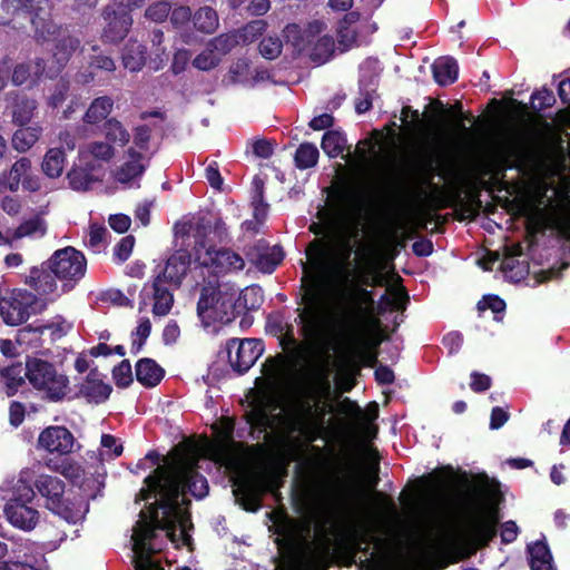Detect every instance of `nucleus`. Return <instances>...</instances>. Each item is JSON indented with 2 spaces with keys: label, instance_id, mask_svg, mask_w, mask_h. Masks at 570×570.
<instances>
[{
  "label": "nucleus",
  "instance_id": "nucleus-54",
  "mask_svg": "<svg viewBox=\"0 0 570 570\" xmlns=\"http://www.w3.org/2000/svg\"><path fill=\"white\" fill-rule=\"evenodd\" d=\"M122 445L117 443L116 436L111 434H102L100 441L99 456L100 460H114L122 453Z\"/></svg>",
  "mask_w": 570,
  "mask_h": 570
},
{
  "label": "nucleus",
  "instance_id": "nucleus-62",
  "mask_svg": "<svg viewBox=\"0 0 570 570\" xmlns=\"http://www.w3.org/2000/svg\"><path fill=\"white\" fill-rule=\"evenodd\" d=\"M141 173L142 165L139 161H127L116 171V179L121 184H127Z\"/></svg>",
  "mask_w": 570,
  "mask_h": 570
},
{
  "label": "nucleus",
  "instance_id": "nucleus-43",
  "mask_svg": "<svg viewBox=\"0 0 570 570\" xmlns=\"http://www.w3.org/2000/svg\"><path fill=\"white\" fill-rule=\"evenodd\" d=\"M191 19L194 27L204 33H212L218 27L217 12L210 7L199 8Z\"/></svg>",
  "mask_w": 570,
  "mask_h": 570
},
{
  "label": "nucleus",
  "instance_id": "nucleus-45",
  "mask_svg": "<svg viewBox=\"0 0 570 570\" xmlns=\"http://www.w3.org/2000/svg\"><path fill=\"white\" fill-rule=\"evenodd\" d=\"M346 145V138L337 130H327L321 141V147L330 158L340 156Z\"/></svg>",
  "mask_w": 570,
  "mask_h": 570
},
{
  "label": "nucleus",
  "instance_id": "nucleus-38",
  "mask_svg": "<svg viewBox=\"0 0 570 570\" xmlns=\"http://www.w3.org/2000/svg\"><path fill=\"white\" fill-rule=\"evenodd\" d=\"M285 257V253L281 245L272 246L267 253L263 256H258L254 263H252L259 272L265 274H272L278 265L282 264Z\"/></svg>",
  "mask_w": 570,
  "mask_h": 570
},
{
  "label": "nucleus",
  "instance_id": "nucleus-40",
  "mask_svg": "<svg viewBox=\"0 0 570 570\" xmlns=\"http://www.w3.org/2000/svg\"><path fill=\"white\" fill-rule=\"evenodd\" d=\"M31 170V160L28 157L19 158L10 168L8 175L3 174L6 187L10 191L19 189L21 180Z\"/></svg>",
  "mask_w": 570,
  "mask_h": 570
},
{
  "label": "nucleus",
  "instance_id": "nucleus-42",
  "mask_svg": "<svg viewBox=\"0 0 570 570\" xmlns=\"http://www.w3.org/2000/svg\"><path fill=\"white\" fill-rule=\"evenodd\" d=\"M102 131L107 141L110 144H118L125 146L130 140V135L124 125L115 117L107 119L104 122Z\"/></svg>",
  "mask_w": 570,
  "mask_h": 570
},
{
  "label": "nucleus",
  "instance_id": "nucleus-18",
  "mask_svg": "<svg viewBox=\"0 0 570 570\" xmlns=\"http://www.w3.org/2000/svg\"><path fill=\"white\" fill-rule=\"evenodd\" d=\"M207 259L200 262V256H196V261L200 265L206 267H213L217 274H228L240 272L245 267V259L236 252L230 248H218L215 246H208Z\"/></svg>",
  "mask_w": 570,
  "mask_h": 570
},
{
  "label": "nucleus",
  "instance_id": "nucleus-12",
  "mask_svg": "<svg viewBox=\"0 0 570 570\" xmlns=\"http://www.w3.org/2000/svg\"><path fill=\"white\" fill-rule=\"evenodd\" d=\"M156 500L153 503L145 501V570H165L159 562H156L150 557L154 551L151 548V540L156 535L157 530L166 532V537L171 541L175 540L177 513L170 511L166 513L161 510L160 498L151 494Z\"/></svg>",
  "mask_w": 570,
  "mask_h": 570
},
{
  "label": "nucleus",
  "instance_id": "nucleus-28",
  "mask_svg": "<svg viewBox=\"0 0 570 570\" xmlns=\"http://www.w3.org/2000/svg\"><path fill=\"white\" fill-rule=\"evenodd\" d=\"M114 99L109 96L95 98L86 109L82 116V122L87 126L98 127L105 122L114 109Z\"/></svg>",
  "mask_w": 570,
  "mask_h": 570
},
{
  "label": "nucleus",
  "instance_id": "nucleus-50",
  "mask_svg": "<svg viewBox=\"0 0 570 570\" xmlns=\"http://www.w3.org/2000/svg\"><path fill=\"white\" fill-rule=\"evenodd\" d=\"M70 91V80L62 76L53 85L51 92L48 97V106L56 109L62 106Z\"/></svg>",
  "mask_w": 570,
  "mask_h": 570
},
{
  "label": "nucleus",
  "instance_id": "nucleus-64",
  "mask_svg": "<svg viewBox=\"0 0 570 570\" xmlns=\"http://www.w3.org/2000/svg\"><path fill=\"white\" fill-rule=\"evenodd\" d=\"M135 246V237L127 235L122 237L114 247V258L118 263H125L131 255Z\"/></svg>",
  "mask_w": 570,
  "mask_h": 570
},
{
  "label": "nucleus",
  "instance_id": "nucleus-61",
  "mask_svg": "<svg viewBox=\"0 0 570 570\" xmlns=\"http://www.w3.org/2000/svg\"><path fill=\"white\" fill-rule=\"evenodd\" d=\"M41 232V235L45 234L46 229L43 227V220L39 217H33L28 220L22 222L14 230L13 237L16 239L22 238L26 236H30L37 232Z\"/></svg>",
  "mask_w": 570,
  "mask_h": 570
},
{
  "label": "nucleus",
  "instance_id": "nucleus-7",
  "mask_svg": "<svg viewBox=\"0 0 570 570\" xmlns=\"http://www.w3.org/2000/svg\"><path fill=\"white\" fill-rule=\"evenodd\" d=\"M444 171L438 170L431 160L423 163L414 179L400 180L390 193V198L396 202L407 199L411 196H425L430 206L435 209H444L452 206V197L441 187L433 183L435 175L441 176Z\"/></svg>",
  "mask_w": 570,
  "mask_h": 570
},
{
  "label": "nucleus",
  "instance_id": "nucleus-44",
  "mask_svg": "<svg viewBox=\"0 0 570 570\" xmlns=\"http://www.w3.org/2000/svg\"><path fill=\"white\" fill-rule=\"evenodd\" d=\"M147 118H156L157 120L153 124V128H149V125L145 124V150L148 148V142L151 139H155L159 142L166 132V115L161 111H150L145 112V120Z\"/></svg>",
  "mask_w": 570,
  "mask_h": 570
},
{
  "label": "nucleus",
  "instance_id": "nucleus-30",
  "mask_svg": "<svg viewBox=\"0 0 570 570\" xmlns=\"http://www.w3.org/2000/svg\"><path fill=\"white\" fill-rule=\"evenodd\" d=\"M531 570H554L553 558L547 542L538 540L528 546Z\"/></svg>",
  "mask_w": 570,
  "mask_h": 570
},
{
  "label": "nucleus",
  "instance_id": "nucleus-19",
  "mask_svg": "<svg viewBox=\"0 0 570 570\" xmlns=\"http://www.w3.org/2000/svg\"><path fill=\"white\" fill-rule=\"evenodd\" d=\"M432 106L434 108V112L431 115L424 114L431 134L436 136H443L450 131L449 124L444 119L445 114L458 116L455 127L458 129H465L463 120H470V116L463 115L461 102H455L454 105H451L448 108H445L444 104L441 100L436 99L433 101Z\"/></svg>",
  "mask_w": 570,
  "mask_h": 570
},
{
  "label": "nucleus",
  "instance_id": "nucleus-23",
  "mask_svg": "<svg viewBox=\"0 0 570 570\" xmlns=\"http://www.w3.org/2000/svg\"><path fill=\"white\" fill-rule=\"evenodd\" d=\"M28 370L21 362L0 367V394L14 396L26 385Z\"/></svg>",
  "mask_w": 570,
  "mask_h": 570
},
{
  "label": "nucleus",
  "instance_id": "nucleus-39",
  "mask_svg": "<svg viewBox=\"0 0 570 570\" xmlns=\"http://www.w3.org/2000/svg\"><path fill=\"white\" fill-rule=\"evenodd\" d=\"M124 67L132 72L142 69V42L129 39L122 50Z\"/></svg>",
  "mask_w": 570,
  "mask_h": 570
},
{
  "label": "nucleus",
  "instance_id": "nucleus-32",
  "mask_svg": "<svg viewBox=\"0 0 570 570\" xmlns=\"http://www.w3.org/2000/svg\"><path fill=\"white\" fill-rule=\"evenodd\" d=\"M213 230V217L208 213H198L194 216V230L193 237L195 239V250L198 253L200 249L208 248V236Z\"/></svg>",
  "mask_w": 570,
  "mask_h": 570
},
{
  "label": "nucleus",
  "instance_id": "nucleus-34",
  "mask_svg": "<svg viewBox=\"0 0 570 570\" xmlns=\"http://www.w3.org/2000/svg\"><path fill=\"white\" fill-rule=\"evenodd\" d=\"M130 559L134 570H142V510L138 513L129 537Z\"/></svg>",
  "mask_w": 570,
  "mask_h": 570
},
{
  "label": "nucleus",
  "instance_id": "nucleus-20",
  "mask_svg": "<svg viewBox=\"0 0 570 570\" xmlns=\"http://www.w3.org/2000/svg\"><path fill=\"white\" fill-rule=\"evenodd\" d=\"M233 495L245 511L256 512L261 508L262 484L250 475L233 480Z\"/></svg>",
  "mask_w": 570,
  "mask_h": 570
},
{
  "label": "nucleus",
  "instance_id": "nucleus-9",
  "mask_svg": "<svg viewBox=\"0 0 570 570\" xmlns=\"http://www.w3.org/2000/svg\"><path fill=\"white\" fill-rule=\"evenodd\" d=\"M1 8L12 17L29 18L38 41L50 40L59 30L51 18V0H1Z\"/></svg>",
  "mask_w": 570,
  "mask_h": 570
},
{
  "label": "nucleus",
  "instance_id": "nucleus-36",
  "mask_svg": "<svg viewBox=\"0 0 570 570\" xmlns=\"http://www.w3.org/2000/svg\"><path fill=\"white\" fill-rule=\"evenodd\" d=\"M65 151L61 148H50L42 160L41 168L49 178L59 177L65 168Z\"/></svg>",
  "mask_w": 570,
  "mask_h": 570
},
{
  "label": "nucleus",
  "instance_id": "nucleus-26",
  "mask_svg": "<svg viewBox=\"0 0 570 570\" xmlns=\"http://www.w3.org/2000/svg\"><path fill=\"white\" fill-rule=\"evenodd\" d=\"M322 26V22L314 21L308 29L303 30L297 23H288L283 31L284 38L295 50L303 52L309 47L314 33L321 32Z\"/></svg>",
  "mask_w": 570,
  "mask_h": 570
},
{
  "label": "nucleus",
  "instance_id": "nucleus-24",
  "mask_svg": "<svg viewBox=\"0 0 570 570\" xmlns=\"http://www.w3.org/2000/svg\"><path fill=\"white\" fill-rule=\"evenodd\" d=\"M97 368L90 370L85 382L79 386L77 396L85 397L89 403L100 404L106 402L112 391L111 385L99 377Z\"/></svg>",
  "mask_w": 570,
  "mask_h": 570
},
{
  "label": "nucleus",
  "instance_id": "nucleus-52",
  "mask_svg": "<svg viewBox=\"0 0 570 570\" xmlns=\"http://www.w3.org/2000/svg\"><path fill=\"white\" fill-rule=\"evenodd\" d=\"M448 472L450 475L453 474L452 466L448 465L445 468H442L441 470L434 471L432 473L422 475L419 479V483L425 488L426 491L430 492H438L445 488L446 481L441 478L442 472Z\"/></svg>",
  "mask_w": 570,
  "mask_h": 570
},
{
  "label": "nucleus",
  "instance_id": "nucleus-48",
  "mask_svg": "<svg viewBox=\"0 0 570 570\" xmlns=\"http://www.w3.org/2000/svg\"><path fill=\"white\" fill-rule=\"evenodd\" d=\"M517 166L511 161L508 156L499 157L494 163H484L479 166V173L482 176L494 175L495 178L503 179L507 169L515 168Z\"/></svg>",
  "mask_w": 570,
  "mask_h": 570
},
{
  "label": "nucleus",
  "instance_id": "nucleus-22",
  "mask_svg": "<svg viewBox=\"0 0 570 570\" xmlns=\"http://www.w3.org/2000/svg\"><path fill=\"white\" fill-rule=\"evenodd\" d=\"M58 277L53 274V269L49 268V262H43L40 266H33L24 284L28 285L36 294L40 296L50 295L57 289Z\"/></svg>",
  "mask_w": 570,
  "mask_h": 570
},
{
  "label": "nucleus",
  "instance_id": "nucleus-56",
  "mask_svg": "<svg viewBox=\"0 0 570 570\" xmlns=\"http://www.w3.org/2000/svg\"><path fill=\"white\" fill-rule=\"evenodd\" d=\"M80 45V41L75 37H65L56 45L55 57L59 63H66L71 53L75 52Z\"/></svg>",
  "mask_w": 570,
  "mask_h": 570
},
{
  "label": "nucleus",
  "instance_id": "nucleus-16",
  "mask_svg": "<svg viewBox=\"0 0 570 570\" xmlns=\"http://www.w3.org/2000/svg\"><path fill=\"white\" fill-rule=\"evenodd\" d=\"M49 268L60 281L78 282L85 276L87 261L85 255L76 248L68 246L56 250L48 259Z\"/></svg>",
  "mask_w": 570,
  "mask_h": 570
},
{
  "label": "nucleus",
  "instance_id": "nucleus-49",
  "mask_svg": "<svg viewBox=\"0 0 570 570\" xmlns=\"http://www.w3.org/2000/svg\"><path fill=\"white\" fill-rule=\"evenodd\" d=\"M35 495H36L35 487H32L29 482L23 480V478L21 476L13 488L12 497L8 500V502L6 504H17V503L29 504L33 501Z\"/></svg>",
  "mask_w": 570,
  "mask_h": 570
},
{
  "label": "nucleus",
  "instance_id": "nucleus-1",
  "mask_svg": "<svg viewBox=\"0 0 570 570\" xmlns=\"http://www.w3.org/2000/svg\"><path fill=\"white\" fill-rule=\"evenodd\" d=\"M354 489L343 485L338 479L335 482L334 493L335 502L340 503V512L348 519V529L346 535L337 542L335 557L342 561L345 567L357 564L358 570H403V560L399 554L384 549L380 553L370 552V543L381 548L386 540L374 535V532L364 523L355 522V509L351 504Z\"/></svg>",
  "mask_w": 570,
  "mask_h": 570
},
{
  "label": "nucleus",
  "instance_id": "nucleus-59",
  "mask_svg": "<svg viewBox=\"0 0 570 570\" xmlns=\"http://www.w3.org/2000/svg\"><path fill=\"white\" fill-rule=\"evenodd\" d=\"M238 43L235 35L223 33L215 37L209 42V47L213 48L222 57L232 51Z\"/></svg>",
  "mask_w": 570,
  "mask_h": 570
},
{
  "label": "nucleus",
  "instance_id": "nucleus-11",
  "mask_svg": "<svg viewBox=\"0 0 570 570\" xmlns=\"http://www.w3.org/2000/svg\"><path fill=\"white\" fill-rule=\"evenodd\" d=\"M197 315L205 326L216 322H232L236 315L235 293L223 292L218 286H203L197 303Z\"/></svg>",
  "mask_w": 570,
  "mask_h": 570
},
{
  "label": "nucleus",
  "instance_id": "nucleus-10",
  "mask_svg": "<svg viewBox=\"0 0 570 570\" xmlns=\"http://www.w3.org/2000/svg\"><path fill=\"white\" fill-rule=\"evenodd\" d=\"M26 367L29 383L37 391L42 392L46 400L60 402L65 399L69 389V379L59 373L55 364L42 358L30 357Z\"/></svg>",
  "mask_w": 570,
  "mask_h": 570
},
{
  "label": "nucleus",
  "instance_id": "nucleus-27",
  "mask_svg": "<svg viewBox=\"0 0 570 570\" xmlns=\"http://www.w3.org/2000/svg\"><path fill=\"white\" fill-rule=\"evenodd\" d=\"M331 197L342 207L338 213L340 217L346 212L360 214L365 208L364 198L357 188L341 186L333 190Z\"/></svg>",
  "mask_w": 570,
  "mask_h": 570
},
{
  "label": "nucleus",
  "instance_id": "nucleus-55",
  "mask_svg": "<svg viewBox=\"0 0 570 570\" xmlns=\"http://www.w3.org/2000/svg\"><path fill=\"white\" fill-rule=\"evenodd\" d=\"M258 49L265 59L274 60L281 56L283 42L278 36H268L261 40Z\"/></svg>",
  "mask_w": 570,
  "mask_h": 570
},
{
  "label": "nucleus",
  "instance_id": "nucleus-33",
  "mask_svg": "<svg viewBox=\"0 0 570 570\" xmlns=\"http://www.w3.org/2000/svg\"><path fill=\"white\" fill-rule=\"evenodd\" d=\"M166 283H163V278L160 275L155 277L153 288H154V305L153 312L155 315L164 316L169 313L174 303V296L168 287L165 286Z\"/></svg>",
  "mask_w": 570,
  "mask_h": 570
},
{
  "label": "nucleus",
  "instance_id": "nucleus-8",
  "mask_svg": "<svg viewBox=\"0 0 570 570\" xmlns=\"http://www.w3.org/2000/svg\"><path fill=\"white\" fill-rule=\"evenodd\" d=\"M39 495L45 499V508L71 524L83 520L88 507L81 499L65 498L66 483L51 474H39L33 481Z\"/></svg>",
  "mask_w": 570,
  "mask_h": 570
},
{
  "label": "nucleus",
  "instance_id": "nucleus-3",
  "mask_svg": "<svg viewBox=\"0 0 570 570\" xmlns=\"http://www.w3.org/2000/svg\"><path fill=\"white\" fill-rule=\"evenodd\" d=\"M207 479L194 466H157L154 474L145 478V501L151 494L160 498V508L166 513L178 512L180 495L190 494L203 499L208 494Z\"/></svg>",
  "mask_w": 570,
  "mask_h": 570
},
{
  "label": "nucleus",
  "instance_id": "nucleus-4",
  "mask_svg": "<svg viewBox=\"0 0 570 570\" xmlns=\"http://www.w3.org/2000/svg\"><path fill=\"white\" fill-rule=\"evenodd\" d=\"M328 361L315 366L313 389L306 397L297 399L283 417V425L288 434L299 433L309 441L315 440V422H323L327 413L334 412L331 404L322 402L332 391Z\"/></svg>",
  "mask_w": 570,
  "mask_h": 570
},
{
  "label": "nucleus",
  "instance_id": "nucleus-2",
  "mask_svg": "<svg viewBox=\"0 0 570 570\" xmlns=\"http://www.w3.org/2000/svg\"><path fill=\"white\" fill-rule=\"evenodd\" d=\"M460 483L466 488L462 500L471 512L468 522L469 535L479 548H484L495 538L501 518L498 507L491 504L500 494V483L484 472L472 479H469L466 472H462Z\"/></svg>",
  "mask_w": 570,
  "mask_h": 570
},
{
  "label": "nucleus",
  "instance_id": "nucleus-46",
  "mask_svg": "<svg viewBox=\"0 0 570 570\" xmlns=\"http://www.w3.org/2000/svg\"><path fill=\"white\" fill-rule=\"evenodd\" d=\"M70 187L73 190H88L96 178L92 175V167H72L67 174Z\"/></svg>",
  "mask_w": 570,
  "mask_h": 570
},
{
  "label": "nucleus",
  "instance_id": "nucleus-25",
  "mask_svg": "<svg viewBox=\"0 0 570 570\" xmlns=\"http://www.w3.org/2000/svg\"><path fill=\"white\" fill-rule=\"evenodd\" d=\"M4 513L8 521L13 527L23 531H30L35 529L39 521V511L29 504H6Z\"/></svg>",
  "mask_w": 570,
  "mask_h": 570
},
{
  "label": "nucleus",
  "instance_id": "nucleus-58",
  "mask_svg": "<svg viewBox=\"0 0 570 570\" xmlns=\"http://www.w3.org/2000/svg\"><path fill=\"white\" fill-rule=\"evenodd\" d=\"M556 104V97L552 90L543 87L531 95V107L534 111H541L552 107Z\"/></svg>",
  "mask_w": 570,
  "mask_h": 570
},
{
  "label": "nucleus",
  "instance_id": "nucleus-31",
  "mask_svg": "<svg viewBox=\"0 0 570 570\" xmlns=\"http://www.w3.org/2000/svg\"><path fill=\"white\" fill-rule=\"evenodd\" d=\"M358 224L354 225L353 230L348 235H343L338 242V256L340 264L336 266V272L342 276L344 282L350 281V258L353 253L352 238L358 236Z\"/></svg>",
  "mask_w": 570,
  "mask_h": 570
},
{
  "label": "nucleus",
  "instance_id": "nucleus-51",
  "mask_svg": "<svg viewBox=\"0 0 570 570\" xmlns=\"http://www.w3.org/2000/svg\"><path fill=\"white\" fill-rule=\"evenodd\" d=\"M144 384L145 389L155 387L165 376V370L153 358L145 357L144 361Z\"/></svg>",
  "mask_w": 570,
  "mask_h": 570
},
{
  "label": "nucleus",
  "instance_id": "nucleus-6",
  "mask_svg": "<svg viewBox=\"0 0 570 570\" xmlns=\"http://www.w3.org/2000/svg\"><path fill=\"white\" fill-rule=\"evenodd\" d=\"M301 293L296 299L299 333L308 342L321 338L324 325L325 298L316 277L304 275L301 279Z\"/></svg>",
  "mask_w": 570,
  "mask_h": 570
},
{
  "label": "nucleus",
  "instance_id": "nucleus-29",
  "mask_svg": "<svg viewBox=\"0 0 570 570\" xmlns=\"http://www.w3.org/2000/svg\"><path fill=\"white\" fill-rule=\"evenodd\" d=\"M431 68L433 78L440 86L445 87L452 85L458 79L459 65L453 57H440L433 62Z\"/></svg>",
  "mask_w": 570,
  "mask_h": 570
},
{
  "label": "nucleus",
  "instance_id": "nucleus-13",
  "mask_svg": "<svg viewBox=\"0 0 570 570\" xmlns=\"http://www.w3.org/2000/svg\"><path fill=\"white\" fill-rule=\"evenodd\" d=\"M141 4L142 0H121L120 3L106 6L102 11L106 22L102 29V40L110 43L124 40L132 24L130 10L139 8Z\"/></svg>",
  "mask_w": 570,
  "mask_h": 570
},
{
  "label": "nucleus",
  "instance_id": "nucleus-5",
  "mask_svg": "<svg viewBox=\"0 0 570 570\" xmlns=\"http://www.w3.org/2000/svg\"><path fill=\"white\" fill-rule=\"evenodd\" d=\"M341 298L345 305L337 314L336 327L342 337L354 346L358 355L372 366L377 362L374 351L382 343V338L365 332L362 321V304L373 303V292L365 288L346 287L342 289Z\"/></svg>",
  "mask_w": 570,
  "mask_h": 570
},
{
  "label": "nucleus",
  "instance_id": "nucleus-47",
  "mask_svg": "<svg viewBox=\"0 0 570 570\" xmlns=\"http://www.w3.org/2000/svg\"><path fill=\"white\" fill-rule=\"evenodd\" d=\"M334 39L331 36L320 37L314 43L309 58L318 65L327 62L334 53Z\"/></svg>",
  "mask_w": 570,
  "mask_h": 570
},
{
  "label": "nucleus",
  "instance_id": "nucleus-57",
  "mask_svg": "<svg viewBox=\"0 0 570 570\" xmlns=\"http://www.w3.org/2000/svg\"><path fill=\"white\" fill-rule=\"evenodd\" d=\"M222 60V57L216 53V51L208 46L205 50H203L200 53L196 56V58L193 61V65L195 68L208 71L214 69L219 65Z\"/></svg>",
  "mask_w": 570,
  "mask_h": 570
},
{
  "label": "nucleus",
  "instance_id": "nucleus-63",
  "mask_svg": "<svg viewBox=\"0 0 570 570\" xmlns=\"http://www.w3.org/2000/svg\"><path fill=\"white\" fill-rule=\"evenodd\" d=\"M170 10L171 6L169 2H155L145 10V18H148L155 22H163L169 17Z\"/></svg>",
  "mask_w": 570,
  "mask_h": 570
},
{
  "label": "nucleus",
  "instance_id": "nucleus-35",
  "mask_svg": "<svg viewBox=\"0 0 570 570\" xmlns=\"http://www.w3.org/2000/svg\"><path fill=\"white\" fill-rule=\"evenodd\" d=\"M37 109V101L26 95H16L12 104V119L19 126H24L30 122L35 110Z\"/></svg>",
  "mask_w": 570,
  "mask_h": 570
},
{
  "label": "nucleus",
  "instance_id": "nucleus-14",
  "mask_svg": "<svg viewBox=\"0 0 570 570\" xmlns=\"http://www.w3.org/2000/svg\"><path fill=\"white\" fill-rule=\"evenodd\" d=\"M284 563L289 570H328L332 564L330 544L316 548L306 542L288 552Z\"/></svg>",
  "mask_w": 570,
  "mask_h": 570
},
{
  "label": "nucleus",
  "instance_id": "nucleus-60",
  "mask_svg": "<svg viewBox=\"0 0 570 570\" xmlns=\"http://www.w3.org/2000/svg\"><path fill=\"white\" fill-rule=\"evenodd\" d=\"M112 379L118 387H127L132 382L131 365L128 360H122L112 370Z\"/></svg>",
  "mask_w": 570,
  "mask_h": 570
},
{
  "label": "nucleus",
  "instance_id": "nucleus-41",
  "mask_svg": "<svg viewBox=\"0 0 570 570\" xmlns=\"http://www.w3.org/2000/svg\"><path fill=\"white\" fill-rule=\"evenodd\" d=\"M320 153L317 147L312 142L301 144L294 155L295 167L305 170L316 166Z\"/></svg>",
  "mask_w": 570,
  "mask_h": 570
},
{
  "label": "nucleus",
  "instance_id": "nucleus-21",
  "mask_svg": "<svg viewBox=\"0 0 570 570\" xmlns=\"http://www.w3.org/2000/svg\"><path fill=\"white\" fill-rule=\"evenodd\" d=\"M190 263V253L186 249H178L167 258L165 267L157 275L161 276L163 283L179 287Z\"/></svg>",
  "mask_w": 570,
  "mask_h": 570
},
{
  "label": "nucleus",
  "instance_id": "nucleus-15",
  "mask_svg": "<svg viewBox=\"0 0 570 570\" xmlns=\"http://www.w3.org/2000/svg\"><path fill=\"white\" fill-rule=\"evenodd\" d=\"M227 360L237 374H245L264 352L261 338H230L225 347Z\"/></svg>",
  "mask_w": 570,
  "mask_h": 570
},
{
  "label": "nucleus",
  "instance_id": "nucleus-53",
  "mask_svg": "<svg viewBox=\"0 0 570 570\" xmlns=\"http://www.w3.org/2000/svg\"><path fill=\"white\" fill-rule=\"evenodd\" d=\"M501 269L505 274H510L511 278L520 281L528 275L529 264L524 261L520 262L519 259L511 256H504L501 263Z\"/></svg>",
  "mask_w": 570,
  "mask_h": 570
},
{
  "label": "nucleus",
  "instance_id": "nucleus-17",
  "mask_svg": "<svg viewBox=\"0 0 570 570\" xmlns=\"http://www.w3.org/2000/svg\"><path fill=\"white\" fill-rule=\"evenodd\" d=\"M75 436L69 429L62 425H50L43 429L38 436V448L49 453L68 455L72 452Z\"/></svg>",
  "mask_w": 570,
  "mask_h": 570
},
{
  "label": "nucleus",
  "instance_id": "nucleus-37",
  "mask_svg": "<svg viewBox=\"0 0 570 570\" xmlns=\"http://www.w3.org/2000/svg\"><path fill=\"white\" fill-rule=\"evenodd\" d=\"M20 127L12 136V146L17 151L24 153L39 140L41 128L31 126Z\"/></svg>",
  "mask_w": 570,
  "mask_h": 570
}]
</instances>
